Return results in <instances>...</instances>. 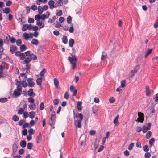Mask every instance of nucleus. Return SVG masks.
Segmentation results:
<instances>
[{"mask_svg": "<svg viewBox=\"0 0 158 158\" xmlns=\"http://www.w3.org/2000/svg\"><path fill=\"white\" fill-rule=\"evenodd\" d=\"M28 102L30 104L29 105V107L31 110H35L36 107V105L34 103L35 100L31 97H30L27 98Z\"/></svg>", "mask_w": 158, "mask_h": 158, "instance_id": "f257e3e1", "label": "nucleus"}, {"mask_svg": "<svg viewBox=\"0 0 158 158\" xmlns=\"http://www.w3.org/2000/svg\"><path fill=\"white\" fill-rule=\"evenodd\" d=\"M68 60L72 64V68L73 69H74L76 67V63L77 61V59L75 56L72 55V56L69 57Z\"/></svg>", "mask_w": 158, "mask_h": 158, "instance_id": "f03ea898", "label": "nucleus"}, {"mask_svg": "<svg viewBox=\"0 0 158 158\" xmlns=\"http://www.w3.org/2000/svg\"><path fill=\"white\" fill-rule=\"evenodd\" d=\"M20 75L21 77H25L24 79L22 81L21 84L23 87H26L27 86V83L26 81L27 78V76L24 73L20 74Z\"/></svg>", "mask_w": 158, "mask_h": 158, "instance_id": "7ed1b4c3", "label": "nucleus"}, {"mask_svg": "<svg viewBox=\"0 0 158 158\" xmlns=\"http://www.w3.org/2000/svg\"><path fill=\"white\" fill-rule=\"evenodd\" d=\"M22 89V88L17 87V89L14 90L13 94L15 97H16L21 94Z\"/></svg>", "mask_w": 158, "mask_h": 158, "instance_id": "20e7f679", "label": "nucleus"}, {"mask_svg": "<svg viewBox=\"0 0 158 158\" xmlns=\"http://www.w3.org/2000/svg\"><path fill=\"white\" fill-rule=\"evenodd\" d=\"M23 37L26 40H28L29 38H32L33 34L32 33H27L25 32L23 34Z\"/></svg>", "mask_w": 158, "mask_h": 158, "instance_id": "39448f33", "label": "nucleus"}, {"mask_svg": "<svg viewBox=\"0 0 158 158\" xmlns=\"http://www.w3.org/2000/svg\"><path fill=\"white\" fill-rule=\"evenodd\" d=\"M151 123H148L147 127L143 126L142 128V131L143 133L146 132L148 130L150 129Z\"/></svg>", "mask_w": 158, "mask_h": 158, "instance_id": "423d86ee", "label": "nucleus"}, {"mask_svg": "<svg viewBox=\"0 0 158 158\" xmlns=\"http://www.w3.org/2000/svg\"><path fill=\"white\" fill-rule=\"evenodd\" d=\"M55 113L54 112H53L52 113L50 119L48 121L49 124L51 126L55 122Z\"/></svg>", "mask_w": 158, "mask_h": 158, "instance_id": "0eeeda50", "label": "nucleus"}, {"mask_svg": "<svg viewBox=\"0 0 158 158\" xmlns=\"http://www.w3.org/2000/svg\"><path fill=\"white\" fill-rule=\"evenodd\" d=\"M138 115L139 117L137 119V121L140 122H143L144 119L143 114L141 112H138Z\"/></svg>", "mask_w": 158, "mask_h": 158, "instance_id": "6e6552de", "label": "nucleus"}, {"mask_svg": "<svg viewBox=\"0 0 158 158\" xmlns=\"http://www.w3.org/2000/svg\"><path fill=\"white\" fill-rule=\"evenodd\" d=\"M55 2L52 0H50L48 2V5L49 6V8L51 9H52L54 8H56V6L55 4Z\"/></svg>", "mask_w": 158, "mask_h": 158, "instance_id": "1a4fd4ad", "label": "nucleus"}, {"mask_svg": "<svg viewBox=\"0 0 158 158\" xmlns=\"http://www.w3.org/2000/svg\"><path fill=\"white\" fill-rule=\"evenodd\" d=\"M50 15V13L48 11L46 12V14H43L41 15V19L42 20H44L45 19L49 18Z\"/></svg>", "mask_w": 158, "mask_h": 158, "instance_id": "9d476101", "label": "nucleus"}, {"mask_svg": "<svg viewBox=\"0 0 158 158\" xmlns=\"http://www.w3.org/2000/svg\"><path fill=\"white\" fill-rule=\"evenodd\" d=\"M33 79L30 78L28 79L27 81L28 84V86L30 87H33L34 86L35 84L32 81Z\"/></svg>", "mask_w": 158, "mask_h": 158, "instance_id": "9b49d317", "label": "nucleus"}, {"mask_svg": "<svg viewBox=\"0 0 158 158\" xmlns=\"http://www.w3.org/2000/svg\"><path fill=\"white\" fill-rule=\"evenodd\" d=\"M70 89L71 92L73 93V96H76L77 93V90L75 89L73 85L71 86L70 88Z\"/></svg>", "mask_w": 158, "mask_h": 158, "instance_id": "f8f14e48", "label": "nucleus"}, {"mask_svg": "<svg viewBox=\"0 0 158 158\" xmlns=\"http://www.w3.org/2000/svg\"><path fill=\"white\" fill-rule=\"evenodd\" d=\"M31 61V59L29 57H27L25 59L22 63L23 64H27Z\"/></svg>", "mask_w": 158, "mask_h": 158, "instance_id": "ddd939ff", "label": "nucleus"}, {"mask_svg": "<svg viewBox=\"0 0 158 158\" xmlns=\"http://www.w3.org/2000/svg\"><path fill=\"white\" fill-rule=\"evenodd\" d=\"M98 106L96 105L94 106L92 108L93 113L94 114H95L97 113L98 110Z\"/></svg>", "mask_w": 158, "mask_h": 158, "instance_id": "4468645a", "label": "nucleus"}, {"mask_svg": "<svg viewBox=\"0 0 158 158\" xmlns=\"http://www.w3.org/2000/svg\"><path fill=\"white\" fill-rule=\"evenodd\" d=\"M36 24L37 25L40 27L39 28V29L43 28L45 25L41 21L37 22Z\"/></svg>", "mask_w": 158, "mask_h": 158, "instance_id": "2eb2a0df", "label": "nucleus"}, {"mask_svg": "<svg viewBox=\"0 0 158 158\" xmlns=\"http://www.w3.org/2000/svg\"><path fill=\"white\" fill-rule=\"evenodd\" d=\"M17 50V47L12 45L10 48V51L12 53H13Z\"/></svg>", "mask_w": 158, "mask_h": 158, "instance_id": "dca6fc26", "label": "nucleus"}, {"mask_svg": "<svg viewBox=\"0 0 158 158\" xmlns=\"http://www.w3.org/2000/svg\"><path fill=\"white\" fill-rule=\"evenodd\" d=\"M2 65H0V74L1 75L3 72V70L5 67L6 63L4 62L3 63Z\"/></svg>", "mask_w": 158, "mask_h": 158, "instance_id": "f3484780", "label": "nucleus"}, {"mask_svg": "<svg viewBox=\"0 0 158 158\" xmlns=\"http://www.w3.org/2000/svg\"><path fill=\"white\" fill-rule=\"evenodd\" d=\"M63 5V2H61L58 0L55 3V6H56V8L58 6H62Z\"/></svg>", "mask_w": 158, "mask_h": 158, "instance_id": "a211bd4d", "label": "nucleus"}, {"mask_svg": "<svg viewBox=\"0 0 158 158\" xmlns=\"http://www.w3.org/2000/svg\"><path fill=\"white\" fill-rule=\"evenodd\" d=\"M82 102L81 101H78L77 102V107L78 110L79 111H81L82 109Z\"/></svg>", "mask_w": 158, "mask_h": 158, "instance_id": "6ab92c4d", "label": "nucleus"}, {"mask_svg": "<svg viewBox=\"0 0 158 158\" xmlns=\"http://www.w3.org/2000/svg\"><path fill=\"white\" fill-rule=\"evenodd\" d=\"M42 77L38 78L37 79L36 81L37 85L40 86V88L41 87V85L42 82Z\"/></svg>", "mask_w": 158, "mask_h": 158, "instance_id": "aec40b11", "label": "nucleus"}, {"mask_svg": "<svg viewBox=\"0 0 158 158\" xmlns=\"http://www.w3.org/2000/svg\"><path fill=\"white\" fill-rule=\"evenodd\" d=\"M107 54L106 53L103 52H102V54L101 56V60H102L104 61L105 60V59L107 57Z\"/></svg>", "mask_w": 158, "mask_h": 158, "instance_id": "412c9836", "label": "nucleus"}, {"mask_svg": "<svg viewBox=\"0 0 158 158\" xmlns=\"http://www.w3.org/2000/svg\"><path fill=\"white\" fill-rule=\"evenodd\" d=\"M74 43V40L72 38H70L69 40V46L71 47H73Z\"/></svg>", "mask_w": 158, "mask_h": 158, "instance_id": "4be33fe9", "label": "nucleus"}, {"mask_svg": "<svg viewBox=\"0 0 158 158\" xmlns=\"http://www.w3.org/2000/svg\"><path fill=\"white\" fill-rule=\"evenodd\" d=\"M146 93V95L147 96H149L150 94V91L148 86H146L145 87Z\"/></svg>", "mask_w": 158, "mask_h": 158, "instance_id": "5701e85b", "label": "nucleus"}, {"mask_svg": "<svg viewBox=\"0 0 158 158\" xmlns=\"http://www.w3.org/2000/svg\"><path fill=\"white\" fill-rule=\"evenodd\" d=\"M56 15L58 16H61L62 15V10L59 9L57 10L56 12Z\"/></svg>", "mask_w": 158, "mask_h": 158, "instance_id": "b1692460", "label": "nucleus"}, {"mask_svg": "<svg viewBox=\"0 0 158 158\" xmlns=\"http://www.w3.org/2000/svg\"><path fill=\"white\" fill-rule=\"evenodd\" d=\"M140 66L139 65L136 66L134 68L133 70L131 71V73H136L137 72L138 70L139 69Z\"/></svg>", "mask_w": 158, "mask_h": 158, "instance_id": "393cba45", "label": "nucleus"}, {"mask_svg": "<svg viewBox=\"0 0 158 158\" xmlns=\"http://www.w3.org/2000/svg\"><path fill=\"white\" fill-rule=\"evenodd\" d=\"M24 112V110L22 108H20L18 110L17 114L19 115H21L23 114Z\"/></svg>", "mask_w": 158, "mask_h": 158, "instance_id": "a878e982", "label": "nucleus"}, {"mask_svg": "<svg viewBox=\"0 0 158 158\" xmlns=\"http://www.w3.org/2000/svg\"><path fill=\"white\" fill-rule=\"evenodd\" d=\"M31 42L33 44L36 45H38L39 43L38 41L35 39H33Z\"/></svg>", "mask_w": 158, "mask_h": 158, "instance_id": "bb28decb", "label": "nucleus"}, {"mask_svg": "<svg viewBox=\"0 0 158 158\" xmlns=\"http://www.w3.org/2000/svg\"><path fill=\"white\" fill-rule=\"evenodd\" d=\"M35 112L34 111H31L29 113V117L31 119H33L35 117Z\"/></svg>", "mask_w": 158, "mask_h": 158, "instance_id": "cd10ccee", "label": "nucleus"}, {"mask_svg": "<svg viewBox=\"0 0 158 158\" xmlns=\"http://www.w3.org/2000/svg\"><path fill=\"white\" fill-rule=\"evenodd\" d=\"M41 139L42 136L41 135V133H40L39 135L37 136V143L38 144L40 143Z\"/></svg>", "mask_w": 158, "mask_h": 158, "instance_id": "c85d7f7f", "label": "nucleus"}, {"mask_svg": "<svg viewBox=\"0 0 158 158\" xmlns=\"http://www.w3.org/2000/svg\"><path fill=\"white\" fill-rule=\"evenodd\" d=\"M15 81H16V85L17 86V87L22 88V87L20 85V84L21 83V81H18L17 79H16Z\"/></svg>", "mask_w": 158, "mask_h": 158, "instance_id": "c756f323", "label": "nucleus"}, {"mask_svg": "<svg viewBox=\"0 0 158 158\" xmlns=\"http://www.w3.org/2000/svg\"><path fill=\"white\" fill-rule=\"evenodd\" d=\"M19 117L18 116L14 115L12 117V119L15 122L19 120Z\"/></svg>", "mask_w": 158, "mask_h": 158, "instance_id": "7c9ffc66", "label": "nucleus"}, {"mask_svg": "<svg viewBox=\"0 0 158 158\" xmlns=\"http://www.w3.org/2000/svg\"><path fill=\"white\" fill-rule=\"evenodd\" d=\"M26 144V142L25 141H22L20 142V145L23 148L25 147Z\"/></svg>", "mask_w": 158, "mask_h": 158, "instance_id": "2f4dec72", "label": "nucleus"}, {"mask_svg": "<svg viewBox=\"0 0 158 158\" xmlns=\"http://www.w3.org/2000/svg\"><path fill=\"white\" fill-rule=\"evenodd\" d=\"M46 72V70L45 69H43L42 70L40 73V76H42Z\"/></svg>", "mask_w": 158, "mask_h": 158, "instance_id": "473e14b6", "label": "nucleus"}, {"mask_svg": "<svg viewBox=\"0 0 158 158\" xmlns=\"http://www.w3.org/2000/svg\"><path fill=\"white\" fill-rule=\"evenodd\" d=\"M62 42L64 44H66L68 43V39L66 36H63L62 38Z\"/></svg>", "mask_w": 158, "mask_h": 158, "instance_id": "72a5a7b5", "label": "nucleus"}, {"mask_svg": "<svg viewBox=\"0 0 158 158\" xmlns=\"http://www.w3.org/2000/svg\"><path fill=\"white\" fill-rule=\"evenodd\" d=\"M25 56H30L32 55V53L30 51H27L25 52Z\"/></svg>", "mask_w": 158, "mask_h": 158, "instance_id": "f704fd0d", "label": "nucleus"}, {"mask_svg": "<svg viewBox=\"0 0 158 158\" xmlns=\"http://www.w3.org/2000/svg\"><path fill=\"white\" fill-rule=\"evenodd\" d=\"M35 19L37 21V22H38L40 21V19H41V15H37L35 16Z\"/></svg>", "mask_w": 158, "mask_h": 158, "instance_id": "c9c22d12", "label": "nucleus"}, {"mask_svg": "<svg viewBox=\"0 0 158 158\" xmlns=\"http://www.w3.org/2000/svg\"><path fill=\"white\" fill-rule=\"evenodd\" d=\"M23 116L24 118H26L29 116V113L27 111H24L23 114Z\"/></svg>", "mask_w": 158, "mask_h": 158, "instance_id": "e433bc0d", "label": "nucleus"}, {"mask_svg": "<svg viewBox=\"0 0 158 158\" xmlns=\"http://www.w3.org/2000/svg\"><path fill=\"white\" fill-rule=\"evenodd\" d=\"M27 48L24 45H21L20 47V49L21 51H25Z\"/></svg>", "mask_w": 158, "mask_h": 158, "instance_id": "4c0bfd02", "label": "nucleus"}, {"mask_svg": "<svg viewBox=\"0 0 158 158\" xmlns=\"http://www.w3.org/2000/svg\"><path fill=\"white\" fill-rule=\"evenodd\" d=\"M10 9L9 8H6L4 9L3 11L4 13L8 14L10 12Z\"/></svg>", "mask_w": 158, "mask_h": 158, "instance_id": "58836bf2", "label": "nucleus"}, {"mask_svg": "<svg viewBox=\"0 0 158 158\" xmlns=\"http://www.w3.org/2000/svg\"><path fill=\"white\" fill-rule=\"evenodd\" d=\"M28 24H24L23 25L22 30L23 31H24L28 29Z\"/></svg>", "mask_w": 158, "mask_h": 158, "instance_id": "ea45409f", "label": "nucleus"}, {"mask_svg": "<svg viewBox=\"0 0 158 158\" xmlns=\"http://www.w3.org/2000/svg\"><path fill=\"white\" fill-rule=\"evenodd\" d=\"M33 93V89H32L31 88L28 91V94L29 96L31 97L32 96Z\"/></svg>", "mask_w": 158, "mask_h": 158, "instance_id": "a19ab883", "label": "nucleus"}, {"mask_svg": "<svg viewBox=\"0 0 158 158\" xmlns=\"http://www.w3.org/2000/svg\"><path fill=\"white\" fill-rule=\"evenodd\" d=\"M38 10L39 13L41 14L43 12L44 10L41 6H39L38 7Z\"/></svg>", "mask_w": 158, "mask_h": 158, "instance_id": "79ce46f5", "label": "nucleus"}, {"mask_svg": "<svg viewBox=\"0 0 158 158\" xmlns=\"http://www.w3.org/2000/svg\"><path fill=\"white\" fill-rule=\"evenodd\" d=\"M25 53H21L19 57V59L21 60H23L25 59Z\"/></svg>", "mask_w": 158, "mask_h": 158, "instance_id": "37998d69", "label": "nucleus"}, {"mask_svg": "<svg viewBox=\"0 0 158 158\" xmlns=\"http://www.w3.org/2000/svg\"><path fill=\"white\" fill-rule=\"evenodd\" d=\"M55 27L56 28H58L61 26V25L60 23L56 22V23H54Z\"/></svg>", "mask_w": 158, "mask_h": 158, "instance_id": "c03bdc74", "label": "nucleus"}, {"mask_svg": "<svg viewBox=\"0 0 158 158\" xmlns=\"http://www.w3.org/2000/svg\"><path fill=\"white\" fill-rule=\"evenodd\" d=\"M119 118V116L118 115H117L115 118L113 123L114 124H116L118 123V119Z\"/></svg>", "mask_w": 158, "mask_h": 158, "instance_id": "a18cd8bd", "label": "nucleus"}, {"mask_svg": "<svg viewBox=\"0 0 158 158\" xmlns=\"http://www.w3.org/2000/svg\"><path fill=\"white\" fill-rule=\"evenodd\" d=\"M153 98L155 99L154 101L155 102H158V93L154 96Z\"/></svg>", "mask_w": 158, "mask_h": 158, "instance_id": "49530a36", "label": "nucleus"}, {"mask_svg": "<svg viewBox=\"0 0 158 158\" xmlns=\"http://www.w3.org/2000/svg\"><path fill=\"white\" fill-rule=\"evenodd\" d=\"M152 132L150 131H148L146 134V137L147 139H149L151 136Z\"/></svg>", "mask_w": 158, "mask_h": 158, "instance_id": "de8ad7c7", "label": "nucleus"}, {"mask_svg": "<svg viewBox=\"0 0 158 158\" xmlns=\"http://www.w3.org/2000/svg\"><path fill=\"white\" fill-rule=\"evenodd\" d=\"M126 81L123 80L121 82V87L122 88L124 87L125 86Z\"/></svg>", "mask_w": 158, "mask_h": 158, "instance_id": "09e8293b", "label": "nucleus"}, {"mask_svg": "<svg viewBox=\"0 0 158 158\" xmlns=\"http://www.w3.org/2000/svg\"><path fill=\"white\" fill-rule=\"evenodd\" d=\"M152 52V49H148L147 52L146 54L145 55V58H147V56L150 54Z\"/></svg>", "mask_w": 158, "mask_h": 158, "instance_id": "8fccbe9b", "label": "nucleus"}, {"mask_svg": "<svg viewBox=\"0 0 158 158\" xmlns=\"http://www.w3.org/2000/svg\"><path fill=\"white\" fill-rule=\"evenodd\" d=\"M21 105H23V108H22L24 110L27 107V105L24 102H22L20 103Z\"/></svg>", "mask_w": 158, "mask_h": 158, "instance_id": "3c124183", "label": "nucleus"}, {"mask_svg": "<svg viewBox=\"0 0 158 158\" xmlns=\"http://www.w3.org/2000/svg\"><path fill=\"white\" fill-rule=\"evenodd\" d=\"M155 142V139L154 138L151 139L149 141V143L150 145L152 146Z\"/></svg>", "mask_w": 158, "mask_h": 158, "instance_id": "603ef678", "label": "nucleus"}, {"mask_svg": "<svg viewBox=\"0 0 158 158\" xmlns=\"http://www.w3.org/2000/svg\"><path fill=\"white\" fill-rule=\"evenodd\" d=\"M30 58L31 59V60H35L37 59V56L33 53L32 55L31 56Z\"/></svg>", "mask_w": 158, "mask_h": 158, "instance_id": "864d4df0", "label": "nucleus"}, {"mask_svg": "<svg viewBox=\"0 0 158 158\" xmlns=\"http://www.w3.org/2000/svg\"><path fill=\"white\" fill-rule=\"evenodd\" d=\"M7 101V99L6 98H0V102L2 103H4Z\"/></svg>", "mask_w": 158, "mask_h": 158, "instance_id": "5fc2aeb1", "label": "nucleus"}, {"mask_svg": "<svg viewBox=\"0 0 158 158\" xmlns=\"http://www.w3.org/2000/svg\"><path fill=\"white\" fill-rule=\"evenodd\" d=\"M33 146L32 144L31 143H29L27 145V148L29 149H31Z\"/></svg>", "mask_w": 158, "mask_h": 158, "instance_id": "6e6d98bb", "label": "nucleus"}, {"mask_svg": "<svg viewBox=\"0 0 158 158\" xmlns=\"http://www.w3.org/2000/svg\"><path fill=\"white\" fill-rule=\"evenodd\" d=\"M71 26V27H70L69 29L68 30H69V32L72 33H73V32L74 31V28H73V26L72 25Z\"/></svg>", "mask_w": 158, "mask_h": 158, "instance_id": "4d7b16f0", "label": "nucleus"}, {"mask_svg": "<svg viewBox=\"0 0 158 158\" xmlns=\"http://www.w3.org/2000/svg\"><path fill=\"white\" fill-rule=\"evenodd\" d=\"M27 130L26 129H24L22 131V134L23 135L25 136L27 135Z\"/></svg>", "mask_w": 158, "mask_h": 158, "instance_id": "13d9d810", "label": "nucleus"}, {"mask_svg": "<svg viewBox=\"0 0 158 158\" xmlns=\"http://www.w3.org/2000/svg\"><path fill=\"white\" fill-rule=\"evenodd\" d=\"M54 84L55 86H57L59 84V81L56 78H54Z\"/></svg>", "mask_w": 158, "mask_h": 158, "instance_id": "bf43d9fd", "label": "nucleus"}, {"mask_svg": "<svg viewBox=\"0 0 158 158\" xmlns=\"http://www.w3.org/2000/svg\"><path fill=\"white\" fill-rule=\"evenodd\" d=\"M59 21L60 23H62L64 22L65 19L64 17H61L59 18Z\"/></svg>", "mask_w": 158, "mask_h": 158, "instance_id": "052dcab7", "label": "nucleus"}, {"mask_svg": "<svg viewBox=\"0 0 158 158\" xmlns=\"http://www.w3.org/2000/svg\"><path fill=\"white\" fill-rule=\"evenodd\" d=\"M71 21H72V18H71V16H68L67 19V23L69 24H70L71 23Z\"/></svg>", "mask_w": 158, "mask_h": 158, "instance_id": "680f3d73", "label": "nucleus"}, {"mask_svg": "<svg viewBox=\"0 0 158 158\" xmlns=\"http://www.w3.org/2000/svg\"><path fill=\"white\" fill-rule=\"evenodd\" d=\"M134 145V143H131L129 146L128 149L130 150L132 149Z\"/></svg>", "mask_w": 158, "mask_h": 158, "instance_id": "e2e57ef3", "label": "nucleus"}, {"mask_svg": "<svg viewBox=\"0 0 158 158\" xmlns=\"http://www.w3.org/2000/svg\"><path fill=\"white\" fill-rule=\"evenodd\" d=\"M31 9L32 10L35 11L37 10V7L36 5H32L31 7Z\"/></svg>", "mask_w": 158, "mask_h": 158, "instance_id": "0e129e2a", "label": "nucleus"}, {"mask_svg": "<svg viewBox=\"0 0 158 158\" xmlns=\"http://www.w3.org/2000/svg\"><path fill=\"white\" fill-rule=\"evenodd\" d=\"M59 102V100L58 99H56L53 100V102L54 105H57Z\"/></svg>", "mask_w": 158, "mask_h": 158, "instance_id": "69168bd1", "label": "nucleus"}, {"mask_svg": "<svg viewBox=\"0 0 158 158\" xmlns=\"http://www.w3.org/2000/svg\"><path fill=\"white\" fill-rule=\"evenodd\" d=\"M151 154L149 152H147L145 154V158H149Z\"/></svg>", "mask_w": 158, "mask_h": 158, "instance_id": "338daca9", "label": "nucleus"}, {"mask_svg": "<svg viewBox=\"0 0 158 158\" xmlns=\"http://www.w3.org/2000/svg\"><path fill=\"white\" fill-rule=\"evenodd\" d=\"M44 107V103L43 102H42L41 103L40 106V110H43Z\"/></svg>", "mask_w": 158, "mask_h": 158, "instance_id": "774afa93", "label": "nucleus"}]
</instances>
